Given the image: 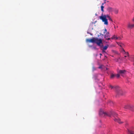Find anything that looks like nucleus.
Here are the masks:
<instances>
[{"label":"nucleus","mask_w":134,"mask_h":134,"mask_svg":"<svg viewBox=\"0 0 134 134\" xmlns=\"http://www.w3.org/2000/svg\"><path fill=\"white\" fill-rule=\"evenodd\" d=\"M94 43H96L98 46H100L101 47L103 46V45L102 46L100 45V44H102L103 43L102 40L100 38L99 39L97 38H95Z\"/></svg>","instance_id":"f03ea898"},{"label":"nucleus","mask_w":134,"mask_h":134,"mask_svg":"<svg viewBox=\"0 0 134 134\" xmlns=\"http://www.w3.org/2000/svg\"><path fill=\"white\" fill-rule=\"evenodd\" d=\"M129 133L130 134H134V130L132 129H128Z\"/></svg>","instance_id":"f8f14e48"},{"label":"nucleus","mask_w":134,"mask_h":134,"mask_svg":"<svg viewBox=\"0 0 134 134\" xmlns=\"http://www.w3.org/2000/svg\"><path fill=\"white\" fill-rule=\"evenodd\" d=\"M105 16H102V14L99 16L100 19L104 23L105 25H107L108 24V19L106 18Z\"/></svg>","instance_id":"7ed1b4c3"},{"label":"nucleus","mask_w":134,"mask_h":134,"mask_svg":"<svg viewBox=\"0 0 134 134\" xmlns=\"http://www.w3.org/2000/svg\"><path fill=\"white\" fill-rule=\"evenodd\" d=\"M124 108L126 109H129L134 111V107L133 106L129 105H126L125 106Z\"/></svg>","instance_id":"39448f33"},{"label":"nucleus","mask_w":134,"mask_h":134,"mask_svg":"<svg viewBox=\"0 0 134 134\" xmlns=\"http://www.w3.org/2000/svg\"><path fill=\"white\" fill-rule=\"evenodd\" d=\"M100 54V55H102V54Z\"/></svg>","instance_id":"c9c22d12"},{"label":"nucleus","mask_w":134,"mask_h":134,"mask_svg":"<svg viewBox=\"0 0 134 134\" xmlns=\"http://www.w3.org/2000/svg\"><path fill=\"white\" fill-rule=\"evenodd\" d=\"M102 16H105L106 18H108L110 16L108 15H102Z\"/></svg>","instance_id":"6ab92c4d"},{"label":"nucleus","mask_w":134,"mask_h":134,"mask_svg":"<svg viewBox=\"0 0 134 134\" xmlns=\"http://www.w3.org/2000/svg\"><path fill=\"white\" fill-rule=\"evenodd\" d=\"M120 75L119 74H118L116 75V76L117 77H119L120 76Z\"/></svg>","instance_id":"5701e85b"},{"label":"nucleus","mask_w":134,"mask_h":134,"mask_svg":"<svg viewBox=\"0 0 134 134\" xmlns=\"http://www.w3.org/2000/svg\"><path fill=\"white\" fill-rule=\"evenodd\" d=\"M104 34V38L107 40H110V36L109 32H107L106 33Z\"/></svg>","instance_id":"0eeeda50"},{"label":"nucleus","mask_w":134,"mask_h":134,"mask_svg":"<svg viewBox=\"0 0 134 134\" xmlns=\"http://www.w3.org/2000/svg\"><path fill=\"white\" fill-rule=\"evenodd\" d=\"M114 120L115 122H117L119 124H122L123 123V122L121 121L120 119L119 118H115Z\"/></svg>","instance_id":"9d476101"},{"label":"nucleus","mask_w":134,"mask_h":134,"mask_svg":"<svg viewBox=\"0 0 134 134\" xmlns=\"http://www.w3.org/2000/svg\"><path fill=\"white\" fill-rule=\"evenodd\" d=\"M108 18V19L110 21H113L111 19V18L110 17V16L109 18Z\"/></svg>","instance_id":"b1692460"},{"label":"nucleus","mask_w":134,"mask_h":134,"mask_svg":"<svg viewBox=\"0 0 134 134\" xmlns=\"http://www.w3.org/2000/svg\"><path fill=\"white\" fill-rule=\"evenodd\" d=\"M107 0H104V2H106V1H107Z\"/></svg>","instance_id":"2f4dec72"},{"label":"nucleus","mask_w":134,"mask_h":134,"mask_svg":"<svg viewBox=\"0 0 134 134\" xmlns=\"http://www.w3.org/2000/svg\"><path fill=\"white\" fill-rule=\"evenodd\" d=\"M124 57H126V56L125 55V56H124Z\"/></svg>","instance_id":"72a5a7b5"},{"label":"nucleus","mask_w":134,"mask_h":134,"mask_svg":"<svg viewBox=\"0 0 134 134\" xmlns=\"http://www.w3.org/2000/svg\"><path fill=\"white\" fill-rule=\"evenodd\" d=\"M101 68V67H100V66H99V69Z\"/></svg>","instance_id":"7c9ffc66"},{"label":"nucleus","mask_w":134,"mask_h":134,"mask_svg":"<svg viewBox=\"0 0 134 134\" xmlns=\"http://www.w3.org/2000/svg\"><path fill=\"white\" fill-rule=\"evenodd\" d=\"M132 20L133 21H134V18Z\"/></svg>","instance_id":"473e14b6"},{"label":"nucleus","mask_w":134,"mask_h":134,"mask_svg":"<svg viewBox=\"0 0 134 134\" xmlns=\"http://www.w3.org/2000/svg\"><path fill=\"white\" fill-rule=\"evenodd\" d=\"M93 48L94 49H96V47H93Z\"/></svg>","instance_id":"c756f323"},{"label":"nucleus","mask_w":134,"mask_h":134,"mask_svg":"<svg viewBox=\"0 0 134 134\" xmlns=\"http://www.w3.org/2000/svg\"><path fill=\"white\" fill-rule=\"evenodd\" d=\"M115 88L116 90V96H119L122 95L123 92L120 87L118 86H115Z\"/></svg>","instance_id":"f257e3e1"},{"label":"nucleus","mask_w":134,"mask_h":134,"mask_svg":"<svg viewBox=\"0 0 134 134\" xmlns=\"http://www.w3.org/2000/svg\"><path fill=\"white\" fill-rule=\"evenodd\" d=\"M133 65H134V63H133Z\"/></svg>","instance_id":"58836bf2"},{"label":"nucleus","mask_w":134,"mask_h":134,"mask_svg":"<svg viewBox=\"0 0 134 134\" xmlns=\"http://www.w3.org/2000/svg\"><path fill=\"white\" fill-rule=\"evenodd\" d=\"M126 71L125 70H119L118 71V72L120 74L122 75L125 74Z\"/></svg>","instance_id":"1a4fd4ad"},{"label":"nucleus","mask_w":134,"mask_h":134,"mask_svg":"<svg viewBox=\"0 0 134 134\" xmlns=\"http://www.w3.org/2000/svg\"><path fill=\"white\" fill-rule=\"evenodd\" d=\"M96 68H95L94 67V66L93 67H92V70H93V71H94L95 70H96Z\"/></svg>","instance_id":"a878e982"},{"label":"nucleus","mask_w":134,"mask_h":134,"mask_svg":"<svg viewBox=\"0 0 134 134\" xmlns=\"http://www.w3.org/2000/svg\"><path fill=\"white\" fill-rule=\"evenodd\" d=\"M107 32H108L107 31V30L105 28L104 29V34H105V33H106Z\"/></svg>","instance_id":"393cba45"},{"label":"nucleus","mask_w":134,"mask_h":134,"mask_svg":"<svg viewBox=\"0 0 134 134\" xmlns=\"http://www.w3.org/2000/svg\"><path fill=\"white\" fill-rule=\"evenodd\" d=\"M106 3V2H104L103 3H102V5H103H103L105 3Z\"/></svg>","instance_id":"cd10ccee"},{"label":"nucleus","mask_w":134,"mask_h":134,"mask_svg":"<svg viewBox=\"0 0 134 134\" xmlns=\"http://www.w3.org/2000/svg\"><path fill=\"white\" fill-rule=\"evenodd\" d=\"M127 27L130 29H132L134 27V24L131 25L129 23L128 24Z\"/></svg>","instance_id":"ddd939ff"},{"label":"nucleus","mask_w":134,"mask_h":134,"mask_svg":"<svg viewBox=\"0 0 134 134\" xmlns=\"http://www.w3.org/2000/svg\"><path fill=\"white\" fill-rule=\"evenodd\" d=\"M95 38L93 37L91 39L87 38L86 40V41L87 42H91L94 43L95 42Z\"/></svg>","instance_id":"423d86ee"},{"label":"nucleus","mask_w":134,"mask_h":134,"mask_svg":"<svg viewBox=\"0 0 134 134\" xmlns=\"http://www.w3.org/2000/svg\"><path fill=\"white\" fill-rule=\"evenodd\" d=\"M118 45L121 47H123L124 46V44L121 43L117 42Z\"/></svg>","instance_id":"4468645a"},{"label":"nucleus","mask_w":134,"mask_h":134,"mask_svg":"<svg viewBox=\"0 0 134 134\" xmlns=\"http://www.w3.org/2000/svg\"><path fill=\"white\" fill-rule=\"evenodd\" d=\"M114 11L115 13L116 14H117L118 13V10L117 9H115L114 10Z\"/></svg>","instance_id":"a211bd4d"},{"label":"nucleus","mask_w":134,"mask_h":134,"mask_svg":"<svg viewBox=\"0 0 134 134\" xmlns=\"http://www.w3.org/2000/svg\"><path fill=\"white\" fill-rule=\"evenodd\" d=\"M114 36H113V37H111V39H112V40H113V39H114Z\"/></svg>","instance_id":"c85d7f7f"},{"label":"nucleus","mask_w":134,"mask_h":134,"mask_svg":"<svg viewBox=\"0 0 134 134\" xmlns=\"http://www.w3.org/2000/svg\"><path fill=\"white\" fill-rule=\"evenodd\" d=\"M114 38L115 40H118V38H117V37H116L115 35H114Z\"/></svg>","instance_id":"412c9836"},{"label":"nucleus","mask_w":134,"mask_h":134,"mask_svg":"<svg viewBox=\"0 0 134 134\" xmlns=\"http://www.w3.org/2000/svg\"><path fill=\"white\" fill-rule=\"evenodd\" d=\"M100 115H102L103 116H110L111 114H109V112L106 113L104 112L103 110L100 109L99 112Z\"/></svg>","instance_id":"20e7f679"},{"label":"nucleus","mask_w":134,"mask_h":134,"mask_svg":"<svg viewBox=\"0 0 134 134\" xmlns=\"http://www.w3.org/2000/svg\"><path fill=\"white\" fill-rule=\"evenodd\" d=\"M108 45H107V46H104L103 48V51L104 50H107V48H108Z\"/></svg>","instance_id":"2eb2a0df"},{"label":"nucleus","mask_w":134,"mask_h":134,"mask_svg":"<svg viewBox=\"0 0 134 134\" xmlns=\"http://www.w3.org/2000/svg\"><path fill=\"white\" fill-rule=\"evenodd\" d=\"M123 51H124V52H125V54L126 55H127L128 57H129V53L128 52H125V51H124V49H123Z\"/></svg>","instance_id":"f3484780"},{"label":"nucleus","mask_w":134,"mask_h":134,"mask_svg":"<svg viewBox=\"0 0 134 134\" xmlns=\"http://www.w3.org/2000/svg\"><path fill=\"white\" fill-rule=\"evenodd\" d=\"M104 8V7L103 6L101 5V10L102 11V12H103V13L104 12V10L103 9Z\"/></svg>","instance_id":"dca6fc26"},{"label":"nucleus","mask_w":134,"mask_h":134,"mask_svg":"<svg viewBox=\"0 0 134 134\" xmlns=\"http://www.w3.org/2000/svg\"><path fill=\"white\" fill-rule=\"evenodd\" d=\"M107 2H109V1H107Z\"/></svg>","instance_id":"e433bc0d"},{"label":"nucleus","mask_w":134,"mask_h":134,"mask_svg":"<svg viewBox=\"0 0 134 134\" xmlns=\"http://www.w3.org/2000/svg\"><path fill=\"white\" fill-rule=\"evenodd\" d=\"M89 47H92V46H89Z\"/></svg>","instance_id":"f704fd0d"},{"label":"nucleus","mask_w":134,"mask_h":134,"mask_svg":"<svg viewBox=\"0 0 134 134\" xmlns=\"http://www.w3.org/2000/svg\"><path fill=\"white\" fill-rule=\"evenodd\" d=\"M108 69L107 68H106V69L107 70Z\"/></svg>","instance_id":"4c0bfd02"},{"label":"nucleus","mask_w":134,"mask_h":134,"mask_svg":"<svg viewBox=\"0 0 134 134\" xmlns=\"http://www.w3.org/2000/svg\"><path fill=\"white\" fill-rule=\"evenodd\" d=\"M109 114H111V115L110 116H111V115H113L114 116H117L118 115V114L113 111H110L109 112Z\"/></svg>","instance_id":"6e6552de"},{"label":"nucleus","mask_w":134,"mask_h":134,"mask_svg":"<svg viewBox=\"0 0 134 134\" xmlns=\"http://www.w3.org/2000/svg\"><path fill=\"white\" fill-rule=\"evenodd\" d=\"M107 10L108 12H110L114 11V9L113 8L109 7L107 8Z\"/></svg>","instance_id":"9b49d317"},{"label":"nucleus","mask_w":134,"mask_h":134,"mask_svg":"<svg viewBox=\"0 0 134 134\" xmlns=\"http://www.w3.org/2000/svg\"><path fill=\"white\" fill-rule=\"evenodd\" d=\"M117 38H118V40H121V38L120 37H117Z\"/></svg>","instance_id":"bb28decb"},{"label":"nucleus","mask_w":134,"mask_h":134,"mask_svg":"<svg viewBox=\"0 0 134 134\" xmlns=\"http://www.w3.org/2000/svg\"><path fill=\"white\" fill-rule=\"evenodd\" d=\"M115 75H114V74H112L111 75V78H113V77H114L115 76Z\"/></svg>","instance_id":"aec40b11"},{"label":"nucleus","mask_w":134,"mask_h":134,"mask_svg":"<svg viewBox=\"0 0 134 134\" xmlns=\"http://www.w3.org/2000/svg\"><path fill=\"white\" fill-rule=\"evenodd\" d=\"M115 86L114 87V86H112L111 85H110V88H111V89L114 88L115 89Z\"/></svg>","instance_id":"4be33fe9"}]
</instances>
